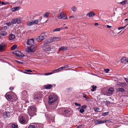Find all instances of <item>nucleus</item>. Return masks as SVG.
<instances>
[{"instance_id":"7c9ffc66","label":"nucleus","mask_w":128,"mask_h":128,"mask_svg":"<svg viewBox=\"0 0 128 128\" xmlns=\"http://www.w3.org/2000/svg\"><path fill=\"white\" fill-rule=\"evenodd\" d=\"M71 10L75 12L77 10V8L74 6L72 7L71 8Z\"/></svg>"},{"instance_id":"5fc2aeb1","label":"nucleus","mask_w":128,"mask_h":128,"mask_svg":"<svg viewBox=\"0 0 128 128\" xmlns=\"http://www.w3.org/2000/svg\"><path fill=\"white\" fill-rule=\"evenodd\" d=\"M63 68H68V67H69V66H68V65H66L65 66H63Z\"/></svg>"},{"instance_id":"f704fd0d","label":"nucleus","mask_w":128,"mask_h":128,"mask_svg":"<svg viewBox=\"0 0 128 128\" xmlns=\"http://www.w3.org/2000/svg\"><path fill=\"white\" fill-rule=\"evenodd\" d=\"M16 18H14L12 20L11 22L13 24H15L16 23Z\"/></svg>"},{"instance_id":"9d476101","label":"nucleus","mask_w":128,"mask_h":128,"mask_svg":"<svg viewBox=\"0 0 128 128\" xmlns=\"http://www.w3.org/2000/svg\"><path fill=\"white\" fill-rule=\"evenodd\" d=\"M22 96L23 98L27 99L28 98V95L27 92L26 90L23 91L22 92Z\"/></svg>"},{"instance_id":"13d9d810","label":"nucleus","mask_w":128,"mask_h":128,"mask_svg":"<svg viewBox=\"0 0 128 128\" xmlns=\"http://www.w3.org/2000/svg\"><path fill=\"white\" fill-rule=\"evenodd\" d=\"M108 28H112V26H110L108 25H107L106 26Z\"/></svg>"},{"instance_id":"e2e57ef3","label":"nucleus","mask_w":128,"mask_h":128,"mask_svg":"<svg viewBox=\"0 0 128 128\" xmlns=\"http://www.w3.org/2000/svg\"><path fill=\"white\" fill-rule=\"evenodd\" d=\"M98 23H96L94 24V26H98Z\"/></svg>"},{"instance_id":"9b49d317","label":"nucleus","mask_w":128,"mask_h":128,"mask_svg":"<svg viewBox=\"0 0 128 128\" xmlns=\"http://www.w3.org/2000/svg\"><path fill=\"white\" fill-rule=\"evenodd\" d=\"M60 38L57 37H54L51 38L50 39V42H51L58 41L60 40Z\"/></svg>"},{"instance_id":"72a5a7b5","label":"nucleus","mask_w":128,"mask_h":128,"mask_svg":"<svg viewBox=\"0 0 128 128\" xmlns=\"http://www.w3.org/2000/svg\"><path fill=\"white\" fill-rule=\"evenodd\" d=\"M33 24H33V22L32 21L31 22H28L26 24V25L28 26H30Z\"/></svg>"},{"instance_id":"c756f323","label":"nucleus","mask_w":128,"mask_h":128,"mask_svg":"<svg viewBox=\"0 0 128 128\" xmlns=\"http://www.w3.org/2000/svg\"><path fill=\"white\" fill-rule=\"evenodd\" d=\"M15 37V36L14 35L12 34H11L9 36V39L10 40H12Z\"/></svg>"},{"instance_id":"bf43d9fd","label":"nucleus","mask_w":128,"mask_h":128,"mask_svg":"<svg viewBox=\"0 0 128 128\" xmlns=\"http://www.w3.org/2000/svg\"><path fill=\"white\" fill-rule=\"evenodd\" d=\"M14 88L13 87H10V90H12L14 89Z\"/></svg>"},{"instance_id":"c85d7f7f","label":"nucleus","mask_w":128,"mask_h":128,"mask_svg":"<svg viewBox=\"0 0 128 128\" xmlns=\"http://www.w3.org/2000/svg\"><path fill=\"white\" fill-rule=\"evenodd\" d=\"M118 92H124L125 91V90L122 88H118L117 89Z\"/></svg>"},{"instance_id":"423d86ee","label":"nucleus","mask_w":128,"mask_h":128,"mask_svg":"<svg viewBox=\"0 0 128 128\" xmlns=\"http://www.w3.org/2000/svg\"><path fill=\"white\" fill-rule=\"evenodd\" d=\"M27 44L28 45V46H34V39L32 38L28 40L27 42Z\"/></svg>"},{"instance_id":"6ab92c4d","label":"nucleus","mask_w":128,"mask_h":128,"mask_svg":"<svg viewBox=\"0 0 128 128\" xmlns=\"http://www.w3.org/2000/svg\"><path fill=\"white\" fill-rule=\"evenodd\" d=\"M68 50L67 47L66 46H62L58 50L59 51H64Z\"/></svg>"},{"instance_id":"f03ea898","label":"nucleus","mask_w":128,"mask_h":128,"mask_svg":"<svg viewBox=\"0 0 128 128\" xmlns=\"http://www.w3.org/2000/svg\"><path fill=\"white\" fill-rule=\"evenodd\" d=\"M36 108L34 107L30 106V108L28 109V112L29 116L32 117L36 115Z\"/></svg>"},{"instance_id":"4468645a","label":"nucleus","mask_w":128,"mask_h":128,"mask_svg":"<svg viewBox=\"0 0 128 128\" xmlns=\"http://www.w3.org/2000/svg\"><path fill=\"white\" fill-rule=\"evenodd\" d=\"M121 61L123 63H126L128 62V58L126 57H123L122 58Z\"/></svg>"},{"instance_id":"338daca9","label":"nucleus","mask_w":128,"mask_h":128,"mask_svg":"<svg viewBox=\"0 0 128 128\" xmlns=\"http://www.w3.org/2000/svg\"><path fill=\"white\" fill-rule=\"evenodd\" d=\"M81 126H78V127H77L76 128H81Z\"/></svg>"},{"instance_id":"3c124183","label":"nucleus","mask_w":128,"mask_h":128,"mask_svg":"<svg viewBox=\"0 0 128 128\" xmlns=\"http://www.w3.org/2000/svg\"><path fill=\"white\" fill-rule=\"evenodd\" d=\"M16 62L17 63H18L19 64H23L22 62H20L16 60Z\"/></svg>"},{"instance_id":"4d7b16f0","label":"nucleus","mask_w":128,"mask_h":128,"mask_svg":"<svg viewBox=\"0 0 128 128\" xmlns=\"http://www.w3.org/2000/svg\"><path fill=\"white\" fill-rule=\"evenodd\" d=\"M25 71L28 72H32L31 70H25Z\"/></svg>"},{"instance_id":"473e14b6","label":"nucleus","mask_w":128,"mask_h":128,"mask_svg":"<svg viewBox=\"0 0 128 128\" xmlns=\"http://www.w3.org/2000/svg\"><path fill=\"white\" fill-rule=\"evenodd\" d=\"M17 47V46L16 45L14 44L11 47V50H14L16 49Z\"/></svg>"},{"instance_id":"a211bd4d","label":"nucleus","mask_w":128,"mask_h":128,"mask_svg":"<svg viewBox=\"0 0 128 128\" xmlns=\"http://www.w3.org/2000/svg\"><path fill=\"white\" fill-rule=\"evenodd\" d=\"M106 122V120H96L95 121V123H97L98 124H103L105 123Z\"/></svg>"},{"instance_id":"a19ab883","label":"nucleus","mask_w":128,"mask_h":128,"mask_svg":"<svg viewBox=\"0 0 128 128\" xmlns=\"http://www.w3.org/2000/svg\"><path fill=\"white\" fill-rule=\"evenodd\" d=\"M108 112H104L102 114V116H106L108 115Z\"/></svg>"},{"instance_id":"69168bd1","label":"nucleus","mask_w":128,"mask_h":128,"mask_svg":"<svg viewBox=\"0 0 128 128\" xmlns=\"http://www.w3.org/2000/svg\"><path fill=\"white\" fill-rule=\"evenodd\" d=\"M1 3L2 4V5H4L5 4H4V2H1Z\"/></svg>"},{"instance_id":"4c0bfd02","label":"nucleus","mask_w":128,"mask_h":128,"mask_svg":"<svg viewBox=\"0 0 128 128\" xmlns=\"http://www.w3.org/2000/svg\"><path fill=\"white\" fill-rule=\"evenodd\" d=\"M54 73H55L53 71L52 72L46 73L44 74V75H46V76H48V75H50V74H52Z\"/></svg>"},{"instance_id":"cd10ccee","label":"nucleus","mask_w":128,"mask_h":128,"mask_svg":"<svg viewBox=\"0 0 128 128\" xmlns=\"http://www.w3.org/2000/svg\"><path fill=\"white\" fill-rule=\"evenodd\" d=\"M16 22L18 24L21 23L22 22L21 19L19 18H16Z\"/></svg>"},{"instance_id":"0eeeda50","label":"nucleus","mask_w":128,"mask_h":128,"mask_svg":"<svg viewBox=\"0 0 128 128\" xmlns=\"http://www.w3.org/2000/svg\"><path fill=\"white\" fill-rule=\"evenodd\" d=\"M28 52H34L36 49V47L34 46H28Z\"/></svg>"},{"instance_id":"79ce46f5","label":"nucleus","mask_w":128,"mask_h":128,"mask_svg":"<svg viewBox=\"0 0 128 128\" xmlns=\"http://www.w3.org/2000/svg\"><path fill=\"white\" fill-rule=\"evenodd\" d=\"M12 128H18L17 125L14 124H12Z\"/></svg>"},{"instance_id":"6e6d98bb","label":"nucleus","mask_w":128,"mask_h":128,"mask_svg":"<svg viewBox=\"0 0 128 128\" xmlns=\"http://www.w3.org/2000/svg\"><path fill=\"white\" fill-rule=\"evenodd\" d=\"M124 79L126 81V82H128V78H124Z\"/></svg>"},{"instance_id":"4be33fe9","label":"nucleus","mask_w":128,"mask_h":128,"mask_svg":"<svg viewBox=\"0 0 128 128\" xmlns=\"http://www.w3.org/2000/svg\"><path fill=\"white\" fill-rule=\"evenodd\" d=\"M6 44L5 43L1 44H0V51L2 50L6 46Z\"/></svg>"},{"instance_id":"a18cd8bd","label":"nucleus","mask_w":128,"mask_h":128,"mask_svg":"<svg viewBox=\"0 0 128 128\" xmlns=\"http://www.w3.org/2000/svg\"><path fill=\"white\" fill-rule=\"evenodd\" d=\"M84 109L82 108L80 110V112H81L82 113L83 112H84Z\"/></svg>"},{"instance_id":"aec40b11","label":"nucleus","mask_w":128,"mask_h":128,"mask_svg":"<svg viewBox=\"0 0 128 128\" xmlns=\"http://www.w3.org/2000/svg\"><path fill=\"white\" fill-rule=\"evenodd\" d=\"M83 96L84 98H85L86 101H89L91 100L90 98L88 96H87L86 94H83Z\"/></svg>"},{"instance_id":"09e8293b","label":"nucleus","mask_w":128,"mask_h":128,"mask_svg":"<svg viewBox=\"0 0 128 128\" xmlns=\"http://www.w3.org/2000/svg\"><path fill=\"white\" fill-rule=\"evenodd\" d=\"M28 128H36L35 126L34 125H30L29 126Z\"/></svg>"},{"instance_id":"20e7f679","label":"nucleus","mask_w":128,"mask_h":128,"mask_svg":"<svg viewBox=\"0 0 128 128\" xmlns=\"http://www.w3.org/2000/svg\"><path fill=\"white\" fill-rule=\"evenodd\" d=\"M13 54L16 55L17 56L20 57V58H22V57H23L24 56V54L20 51H14L13 52Z\"/></svg>"},{"instance_id":"680f3d73","label":"nucleus","mask_w":128,"mask_h":128,"mask_svg":"<svg viewBox=\"0 0 128 128\" xmlns=\"http://www.w3.org/2000/svg\"><path fill=\"white\" fill-rule=\"evenodd\" d=\"M23 72L24 74H31L30 73H28L25 72Z\"/></svg>"},{"instance_id":"f8f14e48","label":"nucleus","mask_w":128,"mask_h":128,"mask_svg":"<svg viewBox=\"0 0 128 128\" xmlns=\"http://www.w3.org/2000/svg\"><path fill=\"white\" fill-rule=\"evenodd\" d=\"M44 34H42L36 39V40L37 41L40 42L44 40Z\"/></svg>"},{"instance_id":"412c9836","label":"nucleus","mask_w":128,"mask_h":128,"mask_svg":"<svg viewBox=\"0 0 128 128\" xmlns=\"http://www.w3.org/2000/svg\"><path fill=\"white\" fill-rule=\"evenodd\" d=\"M10 113L5 112L4 113L3 116L4 118H9L10 117Z\"/></svg>"},{"instance_id":"37998d69","label":"nucleus","mask_w":128,"mask_h":128,"mask_svg":"<svg viewBox=\"0 0 128 128\" xmlns=\"http://www.w3.org/2000/svg\"><path fill=\"white\" fill-rule=\"evenodd\" d=\"M128 24H127L126 26L124 27H120L118 28V29L120 30L121 29H122L124 28Z\"/></svg>"},{"instance_id":"ea45409f","label":"nucleus","mask_w":128,"mask_h":128,"mask_svg":"<svg viewBox=\"0 0 128 128\" xmlns=\"http://www.w3.org/2000/svg\"><path fill=\"white\" fill-rule=\"evenodd\" d=\"M127 2V1L126 0H125L122 2H121L120 3L122 5H125L126 2Z\"/></svg>"},{"instance_id":"de8ad7c7","label":"nucleus","mask_w":128,"mask_h":128,"mask_svg":"<svg viewBox=\"0 0 128 128\" xmlns=\"http://www.w3.org/2000/svg\"><path fill=\"white\" fill-rule=\"evenodd\" d=\"M105 72L106 73H108V72L110 70L109 69H104Z\"/></svg>"},{"instance_id":"bb28decb","label":"nucleus","mask_w":128,"mask_h":128,"mask_svg":"<svg viewBox=\"0 0 128 128\" xmlns=\"http://www.w3.org/2000/svg\"><path fill=\"white\" fill-rule=\"evenodd\" d=\"M20 7H15L13 8L12 9V10L13 12H15L16 11H18L20 9Z\"/></svg>"},{"instance_id":"8fccbe9b","label":"nucleus","mask_w":128,"mask_h":128,"mask_svg":"<svg viewBox=\"0 0 128 128\" xmlns=\"http://www.w3.org/2000/svg\"><path fill=\"white\" fill-rule=\"evenodd\" d=\"M75 106H81V105L79 104H78L77 102H75L74 104Z\"/></svg>"},{"instance_id":"5701e85b","label":"nucleus","mask_w":128,"mask_h":128,"mask_svg":"<svg viewBox=\"0 0 128 128\" xmlns=\"http://www.w3.org/2000/svg\"><path fill=\"white\" fill-rule=\"evenodd\" d=\"M52 86L50 84H48L44 86V88L46 89H49L52 87Z\"/></svg>"},{"instance_id":"e433bc0d","label":"nucleus","mask_w":128,"mask_h":128,"mask_svg":"<svg viewBox=\"0 0 128 128\" xmlns=\"http://www.w3.org/2000/svg\"><path fill=\"white\" fill-rule=\"evenodd\" d=\"M49 14H50V12H46L44 14V16L45 17L47 18L48 17Z\"/></svg>"},{"instance_id":"39448f33","label":"nucleus","mask_w":128,"mask_h":128,"mask_svg":"<svg viewBox=\"0 0 128 128\" xmlns=\"http://www.w3.org/2000/svg\"><path fill=\"white\" fill-rule=\"evenodd\" d=\"M12 92H8L6 94V98L8 100H12V98L11 96V93Z\"/></svg>"},{"instance_id":"2f4dec72","label":"nucleus","mask_w":128,"mask_h":128,"mask_svg":"<svg viewBox=\"0 0 128 128\" xmlns=\"http://www.w3.org/2000/svg\"><path fill=\"white\" fill-rule=\"evenodd\" d=\"M34 24H37L39 22V20H32Z\"/></svg>"},{"instance_id":"b1692460","label":"nucleus","mask_w":128,"mask_h":128,"mask_svg":"<svg viewBox=\"0 0 128 128\" xmlns=\"http://www.w3.org/2000/svg\"><path fill=\"white\" fill-rule=\"evenodd\" d=\"M64 68L63 67H62L57 69L54 70V72L56 73V72H57L58 71H61V70H62Z\"/></svg>"},{"instance_id":"7ed1b4c3","label":"nucleus","mask_w":128,"mask_h":128,"mask_svg":"<svg viewBox=\"0 0 128 128\" xmlns=\"http://www.w3.org/2000/svg\"><path fill=\"white\" fill-rule=\"evenodd\" d=\"M62 114L65 116H68L71 114V110L70 109H67L65 108H63Z\"/></svg>"},{"instance_id":"dca6fc26","label":"nucleus","mask_w":128,"mask_h":128,"mask_svg":"<svg viewBox=\"0 0 128 128\" xmlns=\"http://www.w3.org/2000/svg\"><path fill=\"white\" fill-rule=\"evenodd\" d=\"M114 89L112 88H110L106 92L107 93L109 94L108 95L110 96L111 95Z\"/></svg>"},{"instance_id":"774afa93","label":"nucleus","mask_w":128,"mask_h":128,"mask_svg":"<svg viewBox=\"0 0 128 128\" xmlns=\"http://www.w3.org/2000/svg\"><path fill=\"white\" fill-rule=\"evenodd\" d=\"M9 3L8 2H4V4H4V5H6L7 4H8Z\"/></svg>"},{"instance_id":"603ef678","label":"nucleus","mask_w":128,"mask_h":128,"mask_svg":"<svg viewBox=\"0 0 128 128\" xmlns=\"http://www.w3.org/2000/svg\"><path fill=\"white\" fill-rule=\"evenodd\" d=\"M82 107L83 109L85 108H86V105H83L82 106Z\"/></svg>"},{"instance_id":"1a4fd4ad","label":"nucleus","mask_w":128,"mask_h":128,"mask_svg":"<svg viewBox=\"0 0 128 128\" xmlns=\"http://www.w3.org/2000/svg\"><path fill=\"white\" fill-rule=\"evenodd\" d=\"M42 48L44 50L47 51H49L51 49L50 46L49 45L42 46Z\"/></svg>"},{"instance_id":"052dcab7","label":"nucleus","mask_w":128,"mask_h":128,"mask_svg":"<svg viewBox=\"0 0 128 128\" xmlns=\"http://www.w3.org/2000/svg\"><path fill=\"white\" fill-rule=\"evenodd\" d=\"M7 28V27L6 26H4V30H6Z\"/></svg>"},{"instance_id":"6e6552de","label":"nucleus","mask_w":128,"mask_h":128,"mask_svg":"<svg viewBox=\"0 0 128 128\" xmlns=\"http://www.w3.org/2000/svg\"><path fill=\"white\" fill-rule=\"evenodd\" d=\"M59 19H67V18L65 14L64 13L61 12L58 17Z\"/></svg>"},{"instance_id":"c03bdc74","label":"nucleus","mask_w":128,"mask_h":128,"mask_svg":"<svg viewBox=\"0 0 128 128\" xmlns=\"http://www.w3.org/2000/svg\"><path fill=\"white\" fill-rule=\"evenodd\" d=\"M94 110L95 112H99V110H100V109L98 108H95Z\"/></svg>"},{"instance_id":"f257e3e1","label":"nucleus","mask_w":128,"mask_h":128,"mask_svg":"<svg viewBox=\"0 0 128 128\" xmlns=\"http://www.w3.org/2000/svg\"><path fill=\"white\" fill-rule=\"evenodd\" d=\"M58 97L57 96L53 94H50L48 97V103L50 104H52L57 101Z\"/></svg>"},{"instance_id":"58836bf2","label":"nucleus","mask_w":128,"mask_h":128,"mask_svg":"<svg viewBox=\"0 0 128 128\" xmlns=\"http://www.w3.org/2000/svg\"><path fill=\"white\" fill-rule=\"evenodd\" d=\"M34 101L36 102L38 100V98L36 96H34Z\"/></svg>"},{"instance_id":"0e129e2a","label":"nucleus","mask_w":128,"mask_h":128,"mask_svg":"<svg viewBox=\"0 0 128 128\" xmlns=\"http://www.w3.org/2000/svg\"><path fill=\"white\" fill-rule=\"evenodd\" d=\"M74 16H71L69 17V18H74Z\"/></svg>"},{"instance_id":"f3484780","label":"nucleus","mask_w":128,"mask_h":128,"mask_svg":"<svg viewBox=\"0 0 128 128\" xmlns=\"http://www.w3.org/2000/svg\"><path fill=\"white\" fill-rule=\"evenodd\" d=\"M95 14L93 12H91L88 13L86 16H88L89 17H92L95 15Z\"/></svg>"},{"instance_id":"c9c22d12","label":"nucleus","mask_w":128,"mask_h":128,"mask_svg":"<svg viewBox=\"0 0 128 128\" xmlns=\"http://www.w3.org/2000/svg\"><path fill=\"white\" fill-rule=\"evenodd\" d=\"M92 89L91 90L92 92L95 91L96 90V88H97L96 86H94V85L92 86Z\"/></svg>"},{"instance_id":"864d4df0","label":"nucleus","mask_w":128,"mask_h":128,"mask_svg":"<svg viewBox=\"0 0 128 128\" xmlns=\"http://www.w3.org/2000/svg\"><path fill=\"white\" fill-rule=\"evenodd\" d=\"M59 28L60 29V30H63V29H64V28L62 26V27H61Z\"/></svg>"},{"instance_id":"393cba45","label":"nucleus","mask_w":128,"mask_h":128,"mask_svg":"<svg viewBox=\"0 0 128 128\" xmlns=\"http://www.w3.org/2000/svg\"><path fill=\"white\" fill-rule=\"evenodd\" d=\"M50 41H48V40H46L44 41V42L42 46L48 45V44L50 42Z\"/></svg>"},{"instance_id":"a878e982","label":"nucleus","mask_w":128,"mask_h":128,"mask_svg":"<svg viewBox=\"0 0 128 128\" xmlns=\"http://www.w3.org/2000/svg\"><path fill=\"white\" fill-rule=\"evenodd\" d=\"M0 34L3 36H5L7 34V33L6 31L4 30H2Z\"/></svg>"},{"instance_id":"ddd939ff","label":"nucleus","mask_w":128,"mask_h":128,"mask_svg":"<svg viewBox=\"0 0 128 128\" xmlns=\"http://www.w3.org/2000/svg\"><path fill=\"white\" fill-rule=\"evenodd\" d=\"M19 119L20 122L22 124L25 123L26 122V121L25 120L23 116L20 117Z\"/></svg>"},{"instance_id":"49530a36","label":"nucleus","mask_w":128,"mask_h":128,"mask_svg":"<svg viewBox=\"0 0 128 128\" xmlns=\"http://www.w3.org/2000/svg\"><path fill=\"white\" fill-rule=\"evenodd\" d=\"M60 31V30L59 28H56V29H54L53 30V32H56V31Z\"/></svg>"},{"instance_id":"2eb2a0df","label":"nucleus","mask_w":128,"mask_h":128,"mask_svg":"<svg viewBox=\"0 0 128 128\" xmlns=\"http://www.w3.org/2000/svg\"><path fill=\"white\" fill-rule=\"evenodd\" d=\"M117 84L119 87H124L126 85V83L125 82H118Z\"/></svg>"}]
</instances>
